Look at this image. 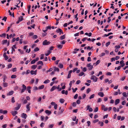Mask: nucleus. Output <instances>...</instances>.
<instances>
[{
    "instance_id": "f257e3e1",
    "label": "nucleus",
    "mask_w": 128,
    "mask_h": 128,
    "mask_svg": "<svg viewBox=\"0 0 128 128\" xmlns=\"http://www.w3.org/2000/svg\"><path fill=\"white\" fill-rule=\"evenodd\" d=\"M90 79L93 80L94 82H96L97 81L98 78L95 76H92L90 78Z\"/></svg>"
},
{
    "instance_id": "f03ea898",
    "label": "nucleus",
    "mask_w": 128,
    "mask_h": 128,
    "mask_svg": "<svg viewBox=\"0 0 128 128\" xmlns=\"http://www.w3.org/2000/svg\"><path fill=\"white\" fill-rule=\"evenodd\" d=\"M86 66L88 68L89 70H91L93 68V66L91 65V63L88 64Z\"/></svg>"
},
{
    "instance_id": "7ed1b4c3",
    "label": "nucleus",
    "mask_w": 128,
    "mask_h": 128,
    "mask_svg": "<svg viewBox=\"0 0 128 128\" xmlns=\"http://www.w3.org/2000/svg\"><path fill=\"white\" fill-rule=\"evenodd\" d=\"M26 89V86L24 84L22 85V89L21 90V93H22L24 92Z\"/></svg>"
},
{
    "instance_id": "20e7f679",
    "label": "nucleus",
    "mask_w": 128,
    "mask_h": 128,
    "mask_svg": "<svg viewBox=\"0 0 128 128\" xmlns=\"http://www.w3.org/2000/svg\"><path fill=\"white\" fill-rule=\"evenodd\" d=\"M51 42L49 41H47V40H44L43 42V44L44 45H46L49 44Z\"/></svg>"
},
{
    "instance_id": "39448f33",
    "label": "nucleus",
    "mask_w": 128,
    "mask_h": 128,
    "mask_svg": "<svg viewBox=\"0 0 128 128\" xmlns=\"http://www.w3.org/2000/svg\"><path fill=\"white\" fill-rule=\"evenodd\" d=\"M30 103H28L27 104L26 106V108L27 110H26V112H28L30 111Z\"/></svg>"
},
{
    "instance_id": "423d86ee",
    "label": "nucleus",
    "mask_w": 128,
    "mask_h": 128,
    "mask_svg": "<svg viewBox=\"0 0 128 128\" xmlns=\"http://www.w3.org/2000/svg\"><path fill=\"white\" fill-rule=\"evenodd\" d=\"M56 32L57 33H60V35L61 33L63 34V32L62 30L60 28H59L56 30Z\"/></svg>"
},
{
    "instance_id": "0eeeda50",
    "label": "nucleus",
    "mask_w": 128,
    "mask_h": 128,
    "mask_svg": "<svg viewBox=\"0 0 128 128\" xmlns=\"http://www.w3.org/2000/svg\"><path fill=\"white\" fill-rule=\"evenodd\" d=\"M102 108L103 110L104 111H107L108 110V108L105 107V106L103 104L102 105Z\"/></svg>"
},
{
    "instance_id": "6e6552de",
    "label": "nucleus",
    "mask_w": 128,
    "mask_h": 128,
    "mask_svg": "<svg viewBox=\"0 0 128 128\" xmlns=\"http://www.w3.org/2000/svg\"><path fill=\"white\" fill-rule=\"evenodd\" d=\"M21 117L24 119H26L27 117V115L26 114L22 113L21 114Z\"/></svg>"
},
{
    "instance_id": "1a4fd4ad",
    "label": "nucleus",
    "mask_w": 128,
    "mask_h": 128,
    "mask_svg": "<svg viewBox=\"0 0 128 128\" xmlns=\"http://www.w3.org/2000/svg\"><path fill=\"white\" fill-rule=\"evenodd\" d=\"M7 111L6 110H0V113H3V114H5L7 113Z\"/></svg>"
},
{
    "instance_id": "9d476101",
    "label": "nucleus",
    "mask_w": 128,
    "mask_h": 128,
    "mask_svg": "<svg viewBox=\"0 0 128 128\" xmlns=\"http://www.w3.org/2000/svg\"><path fill=\"white\" fill-rule=\"evenodd\" d=\"M11 113L14 116H15L16 114H18V112L16 111H12Z\"/></svg>"
},
{
    "instance_id": "9b49d317",
    "label": "nucleus",
    "mask_w": 128,
    "mask_h": 128,
    "mask_svg": "<svg viewBox=\"0 0 128 128\" xmlns=\"http://www.w3.org/2000/svg\"><path fill=\"white\" fill-rule=\"evenodd\" d=\"M20 106H21V104H18V106L17 107H16L14 109L15 110H18L20 109Z\"/></svg>"
},
{
    "instance_id": "f8f14e48",
    "label": "nucleus",
    "mask_w": 128,
    "mask_h": 128,
    "mask_svg": "<svg viewBox=\"0 0 128 128\" xmlns=\"http://www.w3.org/2000/svg\"><path fill=\"white\" fill-rule=\"evenodd\" d=\"M14 92L13 90H11L10 92L8 93L7 94V96H11L14 93Z\"/></svg>"
},
{
    "instance_id": "ddd939ff",
    "label": "nucleus",
    "mask_w": 128,
    "mask_h": 128,
    "mask_svg": "<svg viewBox=\"0 0 128 128\" xmlns=\"http://www.w3.org/2000/svg\"><path fill=\"white\" fill-rule=\"evenodd\" d=\"M31 87L30 86H29L27 87V90L28 91V92L30 93H31V90L30 89L31 88Z\"/></svg>"
},
{
    "instance_id": "4468645a",
    "label": "nucleus",
    "mask_w": 128,
    "mask_h": 128,
    "mask_svg": "<svg viewBox=\"0 0 128 128\" xmlns=\"http://www.w3.org/2000/svg\"><path fill=\"white\" fill-rule=\"evenodd\" d=\"M56 86H54L52 87V88L50 90V91L52 92L55 89H56Z\"/></svg>"
},
{
    "instance_id": "2eb2a0df",
    "label": "nucleus",
    "mask_w": 128,
    "mask_h": 128,
    "mask_svg": "<svg viewBox=\"0 0 128 128\" xmlns=\"http://www.w3.org/2000/svg\"><path fill=\"white\" fill-rule=\"evenodd\" d=\"M98 96L101 97H103L104 96V94L102 92H98Z\"/></svg>"
},
{
    "instance_id": "dca6fc26",
    "label": "nucleus",
    "mask_w": 128,
    "mask_h": 128,
    "mask_svg": "<svg viewBox=\"0 0 128 128\" xmlns=\"http://www.w3.org/2000/svg\"><path fill=\"white\" fill-rule=\"evenodd\" d=\"M120 64L121 66L122 67L124 66L125 65L124 64V61L123 60L121 61L120 62Z\"/></svg>"
},
{
    "instance_id": "f3484780",
    "label": "nucleus",
    "mask_w": 128,
    "mask_h": 128,
    "mask_svg": "<svg viewBox=\"0 0 128 128\" xmlns=\"http://www.w3.org/2000/svg\"><path fill=\"white\" fill-rule=\"evenodd\" d=\"M45 113L48 114V115L50 114L51 113V112L48 110H46L45 111Z\"/></svg>"
},
{
    "instance_id": "a211bd4d",
    "label": "nucleus",
    "mask_w": 128,
    "mask_h": 128,
    "mask_svg": "<svg viewBox=\"0 0 128 128\" xmlns=\"http://www.w3.org/2000/svg\"><path fill=\"white\" fill-rule=\"evenodd\" d=\"M120 100L119 99H117L115 101V104L116 105H117L119 103Z\"/></svg>"
},
{
    "instance_id": "6ab92c4d",
    "label": "nucleus",
    "mask_w": 128,
    "mask_h": 128,
    "mask_svg": "<svg viewBox=\"0 0 128 128\" xmlns=\"http://www.w3.org/2000/svg\"><path fill=\"white\" fill-rule=\"evenodd\" d=\"M52 52L51 51H47V52L45 54V55L46 56H47L50 54Z\"/></svg>"
},
{
    "instance_id": "aec40b11",
    "label": "nucleus",
    "mask_w": 128,
    "mask_h": 128,
    "mask_svg": "<svg viewBox=\"0 0 128 128\" xmlns=\"http://www.w3.org/2000/svg\"><path fill=\"white\" fill-rule=\"evenodd\" d=\"M64 101L65 100L64 99L60 98V99L59 102L63 104L64 102Z\"/></svg>"
},
{
    "instance_id": "412c9836",
    "label": "nucleus",
    "mask_w": 128,
    "mask_h": 128,
    "mask_svg": "<svg viewBox=\"0 0 128 128\" xmlns=\"http://www.w3.org/2000/svg\"><path fill=\"white\" fill-rule=\"evenodd\" d=\"M37 66L36 65H34L32 66H31V68L32 69H33V70H34L37 67Z\"/></svg>"
},
{
    "instance_id": "4be33fe9",
    "label": "nucleus",
    "mask_w": 128,
    "mask_h": 128,
    "mask_svg": "<svg viewBox=\"0 0 128 128\" xmlns=\"http://www.w3.org/2000/svg\"><path fill=\"white\" fill-rule=\"evenodd\" d=\"M112 34V33L110 32V33H109L108 34H104V37H107V36H110V35L111 34Z\"/></svg>"
},
{
    "instance_id": "5701e85b",
    "label": "nucleus",
    "mask_w": 128,
    "mask_h": 128,
    "mask_svg": "<svg viewBox=\"0 0 128 128\" xmlns=\"http://www.w3.org/2000/svg\"><path fill=\"white\" fill-rule=\"evenodd\" d=\"M62 46H63L60 44H59L57 46L58 48L59 49H61L62 48Z\"/></svg>"
},
{
    "instance_id": "b1692460",
    "label": "nucleus",
    "mask_w": 128,
    "mask_h": 128,
    "mask_svg": "<svg viewBox=\"0 0 128 128\" xmlns=\"http://www.w3.org/2000/svg\"><path fill=\"white\" fill-rule=\"evenodd\" d=\"M23 20V16H21L20 17L18 18V20L20 22L22 20Z\"/></svg>"
},
{
    "instance_id": "393cba45",
    "label": "nucleus",
    "mask_w": 128,
    "mask_h": 128,
    "mask_svg": "<svg viewBox=\"0 0 128 128\" xmlns=\"http://www.w3.org/2000/svg\"><path fill=\"white\" fill-rule=\"evenodd\" d=\"M122 94L123 95V96L124 97H126L127 96L126 93V92H123L122 93Z\"/></svg>"
},
{
    "instance_id": "a878e982",
    "label": "nucleus",
    "mask_w": 128,
    "mask_h": 128,
    "mask_svg": "<svg viewBox=\"0 0 128 128\" xmlns=\"http://www.w3.org/2000/svg\"><path fill=\"white\" fill-rule=\"evenodd\" d=\"M44 87V85H42L38 87V89H43Z\"/></svg>"
},
{
    "instance_id": "bb28decb",
    "label": "nucleus",
    "mask_w": 128,
    "mask_h": 128,
    "mask_svg": "<svg viewBox=\"0 0 128 128\" xmlns=\"http://www.w3.org/2000/svg\"><path fill=\"white\" fill-rule=\"evenodd\" d=\"M8 84L6 82H4L3 83V86L4 87H6L8 86Z\"/></svg>"
},
{
    "instance_id": "cd10ccee",
    "label": "nucleus",
    "mask_w": 128,
    "mask_h": 128,
    "mask_svg": "<svg viewBox=\"0 0 128 128\" xmlns=\"http://www.w3.org/2000/svg\"><path fill=\"white\" fill-rule=\"evenodd\" d=\"M0 36L1 37L5 38L6 36V34L5 33H3L2 35H0Z\"/></svg>"
},
{
    "instance_id": "c85d7f7f",
    "label": "nucleus",
    "mask_w": 128,
    "mask_h": 128,
    "mask_svg": "<svg viewBox=\"0 0 128 128\" xmlns=\"http://www.w3.org/2000/svg\"><path fill=\"white\" fill-rule=\"evenodd\" d=\"M102 101V100L101 98H99L98 99L97 101V102L99 103L101 102Z\"/></svg>"
},
{
    "instance_id": "c756f323",
    "label": "nucleus",
    "mask_w": 128,
    "mask_h": 128,
    "mask_svg": "<svg viewBox=\"0 0 128 128\" xmlns=\"http://www.w3.org/2000/svg\"><path fill=\"white\" fill-rule=\"evenodd\" d=\"M30 74H31L33 75V74H35L36 75V74L35 73V72L34 71L32 70L30 71Z\"/></svg>"
},
{
    "instance_id": "7c9ffc66",
    "label": "nucleus",
    "mask_w": 128,
    "mask_h": 128,
    "mask_svg": "<svg viewBox=\"0 0 128 128\" xmlns=\"http://www.w3.org/2000/svg\"><path fill=\"white\" fill-rule=\"evenodd\" d=\"M38 64H41L42 66L43 65V63L41 61H40L38 62Z\"/></svg>"
},
{
    "instance_id": "2f4dec72",
    "label": "nucleus",
    "mask_w": 128,
    "mask_h": 128,
    "mask_svg": "<svg viewBox=\"0 0 128 128\" xmlns=\"http://www.w3.org/2000/svg\"><path fill=\"white\" fill-rule=\"evenodd\" d=\"M15 100H14V97H12L11 99V102L12 103H14L15 102Z\"/></svg>"
},
{
    "instance_id": "473e14b6",
    "label": "nucleus",
    "mask_w": 128,
    "mask_h": 128,
    "mask_svg": "<svg viewBox=\"0 0 128 128\" xmlns=\"http://www.w3.org/2000/svg\"><path fill=\"white\" fill-rule=\"evenodd\" d=\"M12 64H9L8 66V68H11L12 66Z\"/></svg>"
},
{
    "instance_id": "72a5a7b5",
    "label": "nucleus",
    "mask_w": 128,
    "mask_h": 128,
    "mask_svg": "<svg viewBox=\"0 0 128 128\" xmlns=\"http://www.w3.org/2000/svg\"><path fill=\"white\" fill-rule=\"evenodd\" d=\"M54 126V124H49L48 125V128H52Z\"/></svg>"
},
{
    "instance_id": "f704fd0d",
    "label": "nucleus",
    "mask_w": 128,
    "mask_h": 128,
    "mask_svg": "<svg viewBox=\"0 0 128 128\" xmlns=\"http://www.w3.org/2000/svg\"><path fill=\"white\" fill-rule=\"evenodd\" d=\"M84 72H82L79 73V76H81L84 75Z\"/></svg>"
},
{
    "instance_id": "c9c22d12",
    "label": "nucleus",
    "mask_w": 128,
    "mask_h": 128,
    "mask_svg": "<svg viewBox=\"0 0 128 128\" xmlns=\"http://www.w3.org/2000/svg\"><path fill=\"white\" fill-rule=\"evenodd\" d=\"M50 82V80H45L44 82V84H47L49 82Z\"/></svg>"
},
{
    "instance_id": "e433bc0d",
    "label": "nucleus",
    "mask_w": 128,
    "mask_h": 128,
    "mask_svg": "<svg viewBox=\"0 0 128 128\" xmlns=\"http://www.w3.org/2000/svg\"><path fill=\"white\" fill-rule=\"evenodd\" d=\"M95 96V95L94 94H93L91 95L90 96V97H89V99H90L92 98H94V96Z\"/></svg>"
},
{
    "instance_id": "4c0bfd02",
    "label": "nucleus",
    "mask_w": 128,
    "mask_h": 128,
    "mask_svg": "<svg viewBox=\"0 0 128 128\" xmlns=\"http://www.w3.org/2000/svg\"><path fill=\"white\" fill-rule=\"evenodd\" d=\"M98 123L99 124H100V126H102L104 125V123L103 122H101L100 121Z\"/></svg>"
},
{
    "instance_id": "58836bf2",
    "label": "nucleus",
    "mask_w": 128,
    "mask_h": 128,
    "mask_svg": "<svg viewBox=\"0 0 128 128\" xmlns=\"http://www.w3.org/2000/svg\"><path fill=\"white\" fill-rule=\"evenodd\" d=\"M16 77V75H12L11 76V78H15Z\"/></svg>"
},
{
    "instance_id": "ea45409f",
    "label": "nucleus",
    "mask_w": 128,
    "mask_h": 128,
    "mask_svg": "<svg viewBox=\"0 0 128 128\" xmlns=\"http://www.w3.org/2000/svg\"><path fill=\"white\" fill-rule=\"evenodd\" d=\"M65 38V35H63V36H61L60 37V38L61 40H62L64 39Z\"/></svg>"
},
{
    "instance_id": "a19ab883",
    "label": "nucleus",
    "mask_w": 128,
    "mask_h": 128,
    "mask_svg": "<svg viewBox=\"0 0 128 128\" xmlns=\"http://www.w3.org/2000/svg\"><path fill=\"white\" fill-rule=\"evenodd\" d=\"M7 40H4L2 41V42L3 44H5L7 43Z\"/></svg>"
},
{
    "instance_id": "79ce46f5",
    "label": "nucleus",
    "mask_w": 128,
    "mask_h": 128,
    "mask_svg": "<svg viewBox=\"0 0 128 128\" xmlns=\"http://www.w3.org/2000/svg\"><path fill=\"white\" fill-rule=\"evenodd\" d=\"M72 90H73V92H76V90H77L78 89L77 88H76L75 89H74L73 88H72Z\"/></svg>"
},
{
    "instance_id": "37998d69",
    "label": "nucleus",
    "mask_w": 128,
    "mask_h": 128,
    "mask_svg": "<svg viewBox=\"0 0 128 128\" xmlns=\"http://www.w3.org/2000/svg\"><path fill=\"white\" fill-rule=\"evenodd\" d=\"M38 90V88L36 86H34V87L33 90L34 91H36Z\"/></svg>"
},
{
    "instance_id": "c03bdc74",
    "label": "nucleus",
    "mask_w": 128,
    "mask_h": 128,
    "mask_svg": "<svg viewBox=\"0 0 128 128\" xmlns=\"http://www.w3.org/2000/svg\"><path fill=\"white\" fill-rule=\"evenodd\" d=\"M59 69L58 68L56 67H55L54 68V70L55 71H57L59 72Z\"/></svg>"
},
{
    "instance_id": "a18cd8bd",
    "label": "nucleus",
    "mask_w": 128,
    "mask_h": 128,
    "mask_svg": "<svg viewBox=\"0 0 128 128\" xmlns=\"http://www.w3.org/2000/svg\"><path fill=\"white\" fill-rule=\"evenodd\" d=\"M105 54H106L105 53L103 52L100 54V57L103 56H105Z\"/></svg>"
},
{
    "instance_id": "49530a36",
    "label": "nucleus",
    "mask_w": 128,
    "mask_h": 128,
    "mask_svg": "<svg viewBox=\"0 0 128 128\" xmlns=\"http://www.w3.org/2000/svg\"><path fill=\"white\" fill-rule=\"evenodd\" d=\"M110 44V42H108L106 43V47H107L108 46H109Z\"/></svg>"
},
{
    "instance_id": "de8ad7c7",
    "label": "nucleus",
    "mask_w": 128,
    "mask_h": 128,
    "mask_svg": "<svg viewBox=\"0 0 128 128\" xmlns=\"http://www.w3.org/2000/svg\"><path fill=\"white\" fill-rule=\"evenodd\" d=\"M59 67L60 68H63V66L62 64H60Z\"/></svg>"
},
{
    "instance_id": "09e8293b",
    "label": "nucleus",
    "mask_w": 128,
    "mask_h": 128,
    "mask_svg": "<svg viewBox=\"0 0 128 128\" xmlns=\"http://www.w3.org/2000/svg\"><path fill=\"white\" fill-rule=\"evenodd\" d=\"M39 50V49L38 47L34 49V52H36L38 51Z\"/></svg>"
},
{
    "instance_id": "8fccbe9b",
    "label": "nucleus",
    "mask_w": 128,
    "mask_h": 128,
    "mask_svg": "<svg viewBox=\"0 0 128 128\" xmlns=\"http://www.w3.org/2000/svg\"><path fill=\"white\" fill-rule=\"evenodd\" d=\"M90 91V88H88L86 90V92L87 94H88Z\"/></svg>"
},
{
    "instance_id": "3c124183",
    "label": "nucleus",
    "mask_w": 128,
    "mask_h": 128,
    "mask_svg": "<svg viewBox=\"0 0 128 128\" xmlns=\"http://www.w3.org/2000/svg\"><path fill=\"white\" fill-rule=\"evenodd\" d=\"M87 68L86 67H84L83 68V69L82 70V71L83 72H85L87 70Z\"/></svg>"
},
{
    "instance_id": "603ef678",
    "label": "nucleus",
    "mask_w": 128,
    "mask_h": 128,
    "mask_svg": "<svg viewBox=\"0 0 128 128\" xmlns=\"http://www.w3.org/2000/svg\"><path fill=\"white\" fill-rule=\"evenodd\" d=\"M6 78V75H4V80L3 81L4 82H5V80Z\"/></svg>"
},
{
    "instance_id": "864d4df0",
    "label": "nucleus",
    "mask_w": 128,
    "mask_h": 128,
    "mask_svg": "<svg viewBox=\"0 0 128 128\" xmlns=\"http://www.w3.org/2000/svg\"><path fill=\"white\" fill-rule=\"evenodd\" d=\"M44 123L43 122H42L40 124V126L42 127V128L44 126Z\"/></svg>"
},
{
    "instance_id": "5fc2aeb1",
    "label": "nucleus",
    "mask_w": 128,
    "mask_h": 128,
    "mask_svg": "<svg viewBox=\"0 0 128 128\" xmlns=\"http://www.w3.org/2000/svg\"><path fill=\"white\" fill-rule=\"evenodd\" d=\"M44 54H42L41 55V57L40 58V60H42L44 58Z\"/></svg>"
},
{
    "instance_id": "6e6d98bb",
    "label": "nucleus",
    "mask_w": 128,
    "mask_h": 128,
    "mask_svg": "<svg viewBox=\"0 0 128 128\" xmlns=\"http://www.w3.org/2000/svg\"><path fill=\"white\" fill-rule=\"evenodd\" d=\"M36 62V61L35 60H32L31 62V64H34L35 62Z\"/></svg>"
},
{
    "instance_id": "4d7b16f0",
    "label": "nucleus",
    "mask_w": 128,
    "mask_h": 128,
    "mask_svg": "<svg viewBox=\"0 0 128 128\" xmlns=\"http://www.w3.org/2000/svg\"><path fill=\"white\" fill-rule=\"evenodd\" d=\"M26 100H30V97L28 96H27L26 97Z\"/></svg>"
},
{
    "instance_id": "13d9d810",
    "label": "nucleus",
    "mask_w": 128,
    "mask_h": 128,
    "mask_svg": "<svg viewBox=\"0 0 128 128\" xmlns=\"http://www.w3.org/2000/svg\"><path fill=\"white\" fill-rule=\"evenodd\" d=\"M78 94H76L74 96V99H76L78 97Z\"/></svg>"
},
{
    "instance_id": "bf43d9fd",
    "label": "nucleus",
    "mask_w": 128,
    "mask_h": 128,
    "mask_svg": "<svg viewBox=\"0 0 128 128\" xmlns=\"http://www.w3.org/2000/svg\"><path fill=\"white\" fill-rule=\"evenodd\" d=\"M51 27L50 26H48L47 27H46V28H45L47 30H48V29H49V30H50L51 29Z\"/></svg>"
},
{
    "instance_id": "052dcab7",
    "label": "nucleus",
    "mask_w": 128,
    "mask_h": 128,
    "mask_svg": "<svg viewBox=\"0 0 128 128\" xmlns=\"http://www.w3.org/2000/svg\"><path fill=\"white\" fill-rule=\"evenodd\" d=\"M76 105V103L75 102H74L72 104V106L74 107H75Z\"/></svg>"
},
{
    "instance_id": "680f3d73",
    "label": "nucleus",
    "mask_w": 128,
    "mask_h": 128,
    "mask_svg": "<svg viewBox=\"0 0 128 128\" xmlns=\"http://www.w3.org/2000/svg\"><path fill=\"white\" fill-rule=\"evenodd\" d=\"M76 117L75 116L74 117L72 118V120L73 121H76Z\"/></svg>"
},
{
    "instance_id": "e2e57ef3",
    "label": "nucleus",
    "mask_w": 128,
    "mask_h": 128,
    "mask_svg": "<svg viewBox=\"0 0 128 128\" xmlns=\"http://www.w3.org/2000/svg\"><path fill=\"white\" fill-rule=\"evenodd\" d=\"M106 75L108 76H110L112 75V73L110 72H108L106 74Z\"/></svg>"
},
{
    "instance_id": "0e129e2a",
    "label": "nucleus",
    "mask_w": 128,
    "mask_h": 128,
    "mask_svg": "<svg viewBox=\"0 0 128 128\" xmlns=\"http://www.w3.org/2000/svg\"><path fill=\"white\" fill-rule=\"evenodd\" d=\"M126 103V101L125 100L123 101L122 102V104L123 105H124Z\"/></svg>"
},
{
    "instance_id": "69168bd1",
    "label": "nucleus",
    "mask_w": 128,
    "mask_h": 128,
    "mask_svg": "<svg viewBox=\"0 0 128 128\" xmlns=\"http://www.w3.org/2000/svg\"><path fill=\"white\" fill-rule=\"evenodd\" d=\"M100 62V60H98L96 62V65H97Z\"/></svg>"
},
{
    "instance_id": "338daca9",
    "label": "nucleus",
    "mask_w": 128,
    "mask_h": 128,
    "mask_svg": "<svg viewBox=\"0 0 128 128\" xmlns=\"http://www.w3.org/2000/svg\"><path fill=\"white\" fill-rule=\"evenodd\" d=\"M17 68H14L12 69V71L13 72H16V71Z\"/></svg>"
},
{
    "instance_id": "774afa93",
    "label": "nucleus",
    "mask_w": 128,
    "mask_h": 128,
    "mask_svg": "<svg viewBox=\"0 0 128 128\" xmlns=\"http://www.w3.org/2000/svg\"><path fill=\"white\" fill-rule=\"evenodd\" d=\"M80 82V80H77L76 82V84H79Z\"/></svg>"
}]
</instances>
